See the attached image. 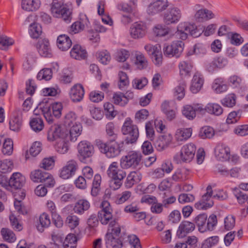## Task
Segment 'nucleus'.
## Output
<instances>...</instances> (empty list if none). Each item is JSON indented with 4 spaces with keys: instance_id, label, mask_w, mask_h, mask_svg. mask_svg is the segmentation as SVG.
I'll use <instances>...</instances> for the list:
<instances>
[{
    "instance_id": "obj_23",
    "label": "nucleus",
    "mask_w": 248,
    "mask_h": 248,
    "mask_svg": "<svg viewBox=\"0 0 248 248\" xmlns=\"http://www.w3.org/2000/svg\"><path fill=\"white\" fill-rule=\"evenodd\" d=\"M195 228V224L188 221H183L178 227L177 235L179 238H183L187 234L192 232Z\"/></svg>"
},
{
    "instance_id": "obj_8",
    "label": "nucleus",
    "mask_w": 248,
    "mask_h": 248,
    "mask_svg": "<svg viewBox=\"0 0 248 248\" xmlns=\"http://www.w3.org/2000/svg\"><path fill=\"white\" fill-rule=\"evenodd\" d=\"M30 178L32 181L44 183L48 187L53 186L55 184L53 176L50 173L40 170L31 171Z\"/></svg>"
},
{
    "instance_id": "obj_36",
    "label": "nucleus",
    "mask_w": 248,
    "mask_h": 248,
    "mask_svg": "<svg viewBox=\"0 0 248 248\" xmlns=\"http://www.w3.org/2000/svg\"><path fill=\"white\" fill-rule=\"evenodd\" d=\"M140 175L136 171H131L127 176L125 182V186L127 188L131 187L134 184L140 181Z\"/></svg>"
},
{
    "instance_id": "obj_28",
    "label": "nucleus",
    "mask_w": 248,
    "mask_h": 248,
    "mask_svg": "<svg viewBox=\"0 0 248 248\" xmlns=\"http://www.w3.org/2000/svg\"><path fill=\"white\" fill-rule=\"evenodd\" d=\"M172 136L170 134L163 135L160 136L155 142L157 149L162 151L167 148L172 141Z\"/></svg>"
},
{
    "instance_id": "obj_5",
    "label": "nucleus",
    "mask_w": 248,
    "mask_h": 248,
    "mask_svg": "<svg viewBox=\"0 0 248 248\" xmlns=\"http://www.w3.org/2000/svg\"><path fill=\"white\" fill-rule=\"evenodd\" d=\"M141 158L140 153L135 151H130L121 158V167L123 169H136L140 166Z\"/></svg>"
},
{
    "instance_id": "obj_2",
    "label": "nucleus",
    "mask_w": 248,
    "mask_h": 248,
    "mask_svg": "<svg viewBox=\"0 0 248 248\" xmlns=\"http://www.w3.org/2000/svg\"><path fill=\"white\" fill-rule=\"evenodd\" d=\"M95 145L100 152L104 154L108 158L118 156L122 151L120 144L116 140H109L107 142L97 139L95 140Z\"/></svg>"
},
{
    "instance_id": "obj_38",
    "label": "nucleus",
    "mask_w": 248,
    "mask_h": 248,
    "mask_svg": "<svg viewBox=\"0 0 248 248\" xmlns=\"http://www.w3.org/2000/svg\"><path fill=\"white\" fill-rule=\"evenodd\" d=\"M214 17V15L213 12L207 9L199 10L195 14V17L199 22L210 19Z\"/></svg>"
},
{
    "instance_id": "obj_7",
    "label": "nucleus",
    "mask_w": 248,
    "mask_h": 248,
    "mask_svg": "<svg viewBox=\"0 0 248 248\" xmlns=\"http://www.w3.org/2000/svg\"><path fill=\"white\" fill-rule=\"evenodd\" d=\"M122 131L123 134L127 135L125 142L127 144L135 142L139 137L138 128L136 125L132 124V121L129 118L126 119L122 126Z\"/></svg>"
},
{
    "instance_id": "obj_14",
    "label": "nucleus",
    "mask_w": 248,
    "mask_h": 248,
    "mask_svg": "<svg viewBox=\"0 0 248 248\" xmlns=\"http://www.w3.org/2000/svg\"><path fill=\"white\" fill-rule=\"evenodd\" d=\"M147 31L145 23L142 22H136L132 24L130 28L129 33L131 37L134 39L143 38Z\"/></svg>"
},
{
    "instance_id": "obj_56",
    "label": "nucleus",
    "mask_w": 248,
    "mask_h": 248,
    "mask_svg": "<svg viewBox=\"0 0 248 248\" xmlns=\"http://www.w3.org/2000/svg\"><path fill=\"white\" fill-rule=\"evenodd\" d=\"M186 86V82L182 80L179 83V85L175 88L174 95L179 100L183 98L185 95V89Z\"/></svg>"
},
{
    "instance_id": "obj_45",
    "label": "nucleus",
    "mask_w": 248,
    "mask_h": 248,
    "mask_svg": "<svg viewBox=\"0 0 248 248\" xmlns=\"http://www.w3.org/2000/svg\"><path fill=\"white\" fill-rule=\"evenodd\" d=\"M188 171L184 169H177L172 176V179L175 181H184L187 179Z\"/></svg>"
},
{
    "instance_id": "obj_3",
    "label": "nucleus",
    "mask_w": 248,
    "mask_h": 248,
    "mask_svg": "<svg viewBox=\"0 0 248 248\" xmlns=\"http://www.w3.org/2000/svg\"><path fill=\"white\" fill-rule=\"evenodd\" d=\"M177 29L173 36L183 40L186 39L189 34L194 37H197L202 33L194 24L187 22H181L178 25Z\"/></svg>"
},
{
    "instance_id": "obj_48",
    "label": "nucleus",
    "mask_w": 248,
    "mask_h": 248,
    "mask_svg": "<svg viewBox=\"0 0 248 248\" xmlns=\"http://www.w3.org/2000/svg\"><path fill=\"white\" fill-rule=\"evenodd\" d=\"M79 221L80 219L78 217L71 214L67 217L65 223L71 229H74L78 226Z\"/></svg>"
},
{
    "instance_id": "obj_11",
    "label": "nucleus",
    "mask_w": 248,
    "mask_h": 248,
    "mask_svg": "<svg viewBox=\"0 0 248 248\" xmlns=\"http://www.w3.org/2000/svg\"><path fill=\"white\" fill-rule=\"evenodd\" d=\"M101 208V210L98 212V218L102 224L106 225L114 220L117 221L116 219H113L112 210L108 201L102 202Z\"/></svg>"
},
{
    "instance_id": "obj_15",
    "label": "nucleus",
    "mask_w": 248,
    "mask_h": 248,
    "mask_svg": "<svg viewBox=\"0 0 248 248\" xmlns=\"http://www.w3.org/2000/svg\"><path fill=\"white\" fill-rule=\"evenodd\" d=\"M123 169H121L116 162H113L109 166L107 173L111 179L123 180L125 177L126 173Z\"/></svg>"
},
{
    "instance_id": "obj_40",
    "label": "nucleus",
    "mask_w": 248,
    "mask_h": 248,
    "mask_svg": "<svg viewBox=\"0 0 248 248\" xmlns=\"http://www.w3.org/2000/svg\"><path fill=\"white\" fill-rule=\"evenodd\" d=\"M78 240V238L75 234H68L62 243L63 248H76Z\"/></svg>"
},
{
    "instance_id": "obj_4",
    "label": "nucleus",
    "mask_w": 248,
    "mask_h": 248,
    "mask_svg": "<svg viewBox=\"0 0 248 248\" xmlns=\"http://www.w3.org/2000/svg\"><path fill=\"white\" fill-rule=\"evenodd\" d=\"M51 10L54 17L62 18L65 21H71L72 12L67 5L64 4V0H53Z\"/></svg>"
},
{
    "instance_id": "obj_62",
    "label": "nucleus",
    "mask_w": 248,
    "mask_h": 248,
    "mask_svg": "<svg viewBox=\"0 0 248 248\" xmlns=\"http://www.w3.org/2000/svg\"><path fill=\"white\" fill-rule=\"evenodd\" d=\"M62 242L61 237L54 232L51 234V241L50 242L49 247L50 248H60Z\"/></svg>"
},
{
    "instance_id": "obj_54",
    "label": "nucleus",
    "mask_w": 248,
    "mask_h": 248,
    "mask_svg": "<svg viewBox=\"0 0 248 248\" xmlns=\"http://www.w3.org/2000/svg\"><path fill=\"white\" fill-rule=\"evenodd\" d=\"M22 120L19 116H15L9 122V126L11 130L18 132L20 130L22 126Z\"/></svg>"
},
{
    "instance_id": "obj_6",
    "label": "nucleus",
    "mask_w": 248,
    "mask_h": 248,
    "mask_svg": "<svg viewBox=\"0 0 248 248\" xmlns=\"http://www.w3.org/2000/svg\"><path fill=\"white\" fill-rule=\"evenodd\" d=\"M196 151V146L193 143H188L184 145L179 153L173 157L174 160L177 163L189 162L194 158Z\"/></svg>"
},
{
    "instance_id": "obj_32",
    "label": "nucleus",
    "mask_w": 248,
    "mask_h": 248,
    "mask_svg": "<svg viewBox=\"0 0 248 248\" xmlns=\"http://www.w3.org/2000/svg\"><path fill=\"white\" fill-rule=\"evenodd\" d=\"M50 224L49 216L46 213L42 214L39 218V223L36 225V228L40 232H43L45 228H47Z\"/></svg>"
},
{
    "instance_id": "obj_31",
    "label": "nucleus",
    "mask_w": 248,
    "mask_h": 248,
    "mask_svg": "<svg viewBox=\"0 0 248 248\" xmlns=\"http://www.w3.org/2000/svg\"><path fill=\"white\" fill-rule=\"evenodd\" d=\"M90 207V202L86 200L80 199L76 202L73 210L75 213L82 215Z\"/></svg>"
},
{
    "instance_id": "obj_13",
    "label": "nucleus",
    "mask_w": 248,
    "mask_h": 248,
    "mask_svg": "<svg viewBox=\"0 0 248 248\" xmlns=\"http://www.w3.org/2000/svg\"><path fill=\"white\" fill-rule=\"evenodd\" d=\"M213 191L211 186L206 188V192L202 196L201 200L195 204V207L199 210H206L211 207L214 202L213 199Z\"/></svg>"
},
{
    "instance_id": "obj_43",
    "label": "nucleus",
    "mask_w": 248,
    "mask_h": 248,
    "mask_svg": "<svg viewBox=\"0 0 248 248\" xmlns=\"http://www.w3.org/2000/svg\"><path fill=\"white\" fill-rule=\"evenodd\" d=\"M212 88L217 93H221L227 90L228 86L224 83L222 78H218L215 80Z\"/></svg>"
},
{
    "instance_id": "obj_59",
    "label": "nucleus",
    "mask_w": 248,
    "mask_h": 248,
    "mask_svg": "<svg viewBox=\"0 0 248 248\" xmlns=\"http://www.w3.org/2000/svg\"><path fill=\"white\" fill-rule=\"evenodd\" d=\"M52 76V72L51 69L44 68L38 73L37 78L40 80L44 79L47 81L51 78Z\"/></svg>"
},
{
    "instance_id": "obj_20",
    "label": "nucleus",
    "mask_w": 248,
    "mask_h": 248,
    "mask_svg": "<svg viewBox=\"0 0 248 248\" xmlns=\"http://www.w3.org/2000/svg\"><path fill=\"white\" fill-rule=\"evenodd\" d=\"M36 48L39 54L44 57H51L52 51L47 39H39L36 45Z\"/></svg>"
},
{
    "instance_id": "obj_35",
    "label": "nucleus",
    "mask_w": 248,
    "mask_h": 248,
    "mask_svg": "<svg viewBox=\"0 0 248 248\" xmlns=\"http://www.w3.org/2000/svg\"><path fill=\"white\" fill-rule=\"evenodd\" d=\"M207 215L205 214H200L194 219V222L197 227L199 231L201 232H204L207 231L206 221Z\"/></svg>"
},
{
    "instance_id": "obj_46",
    "label": "nucleus",
    "mask_w": 248,
    "mask_h": 248,
    "mask_svg": "<svg viewBox=\"0 0 248 248\" xmlns=\"http://www.w3.org/2000/svg\"><path fill=\"white\" fill-rule=\"evenodd\" d=\"M135 64L137 68L141 70L147 67L148 62L144 56L139 52L136 55Z\"/></svg>"
},
{
    "instance_id": "obj_61",
    "label": "nucleus",
    "mask_w": 248,
    "mask_h": 248,
    "mask_svg": "<svg viewBox=\"0 0 248 248\" xmlns=\"http://www.w3.org/2000/svg\"><path fill=\"white\" fill-rule=\"evenodd\" d=\"M13 167V163L12 160L5 159L0 161V171L2 173L10 171Z\"/></svg>"
},
{
    "instance_id": "obj_53",
    "label": "nucleus",
    "mask_w": 248,
    "mask_h": 248,
    "mask_svg": "<svg viewBox=\"0 0 248 248\" xmlns=\"http://www.w3.org/2000/svg\"><path fill=\"white\" fill-rule=\"evenodd\" d=\"M113 102L116 105L124 106L127 104V99L124 97V93L121 92L115 93L113 95Z\"/></svg>"
},
{
    "instance_id": "obj_42",
    "label": "nucleus",
    "mask_w": 248,
    "mask_h": 248,
    "mask_svg": "<svg viewBox=\"0 0 248 248\" xmlns=\"http://www.w3.org/2000/svg\"><path fill=\"white\" fill-rule=\"evenodd\" d=\"M206 112L209 114L219 116L223 112V108L217 103H210L206 106Z\"/></svg>"
},
{
    "instance_id": "obj_29",
    "label": "nucleus",
    "mask_w": 248,
    "mask_h": 248,
    "mask_svg": "<svg viewBox=\"0 0 248 248\" xmlns=\"http://www.w3.org/2000/svg\"><path fill=\"white\" fill-rule=\"evenodd\" d=\"M25 182V178L20 173L15 172L10 178L11 187L16 189L20 188Z\"/></svg>"
},
{
    "instance_id": "obj_26",
    "label": "nucleus",
    "mask_w": 248,
    "mask_h": 248,
    "mask_svg": "<svg viewBox=\"0 0 248 248\" xmlns=\"http://www.w3.org/2000/svg\"><path fill=\"white\" fill-rule=\"evenodd\" d=\"M70 56L78 60H84L87 58L86 50L79 45H75L70 51Z\"/></svg>"
},
{
    "instance_id": "obj_63",
    "label": "nucleus",
    "mask_w": 248,
    "mask_h": 248,
    "mask_svg": "<svg viewBox=\"0 0 248 248\" xmlns=\"http://www.w3.org/2000/svg\"><path fill=\"white\" fill-rule=\"evenodd\" d=\"M218 242V237L212 236L205 240L202 245V248H211Z\"/></svg>"
},
{
    "instance_id": "obj_34",
    "label": "nucleus",
    "mask_w": 248,
    "mask_h": 248,
    "mask_svg": "<svg viewBox=\"0 0 248 248\" xmlns=\"http://www.w3.org/2000/svg\"><path fill=\"white\" fill-rule=\"evenodd\" d=\"M192 67V64L190 62H181L179 64V68L181 77L185 78L190 76Z\"/></svg>"
},
{
    "instance_id": "obj_49",
    "label": "nucleus",
    "mask_w": 248,
    "mask_h": 248,
    "mask_svg": "<svg viewBox=\"0 0 248 248\" xmlns=\"http://www.w3.org/2000/svg\"><path fill=\"white\" fill-rule=\"evenodd\" d=\"M215 135L214 129L210 126H205L202 127L199 133V136L202 139H210Z\"/></svg>"
},
{
    "instance_id": "obj_19",
    "label": "nucleus",
    "mask_w": 248,
    "mask_h": 248,
    "mask_svg": "<svg viewBox=\"0 0 248 248\" xmlns=\"http://www.w3.org/2000/svg\"><path fill=\"white\" fill-rule=\"evenodd\" d=\"M214 152L215 157L218 160L224 161L229 158L230 148L224 143H218L215 148Z\"/></svg>"
},
{
    "instance_id": "obj_16",
    "label": "nucleus",
    "mask_w": 248,
    "mask_h": 248,
    "mask_svg": "<svg viewBox=\"0 0 248 248\" xmlns=\"http://www.w3.org/2000/svg\"><path fill=\"white\" fill-rule=\"evenodd\" d=\"M78 153L83 159L92 157L94 153L93 146L88 141H80L78 146Z\"/></svg>"
},
{
    "instance_id": "obj_27",
    "label": "nucleus",
    "mask_w": 248,
    "mask_h": 248,
    "mask_svg": "<svg viewBox=\"0 0 248 248\" xmlns=\"http://www.w3.org/2000/svg\"><path fill=\"white\" fill-rule=\"evenodd\" d=\"M203 78L202 75L196 73L194 74L190 88V91L194 93H197L202 88L203 84Z\"/></svg>"
},
{
    "instance_id": "obj_50",
    "label": "nucleus",
    "mask_w": 248,
    "mask_h": 248,
    "mask_svg": "<svg viewBox=\"0 0 248 248\" xmlns=\"http://www.w3.org/2000/svg\"><path fill=\"white\" fill-rule=\"evenodd\" d=\"M242 111L238 110L230 112L226 119V123L228 124H233L239 121L241 117Z\"/></svg>"
},
{
    "instance_id": "obj_17",
    "label": "nucleus",
    "mask_w": 248,
    "mask_h": 248,
    "mask_svg": "<svg viewBox=\"0 0 248 248\" xmlns=\"http://www.w3.org/2000/svg\"><path fill=\"white\" fill-rule=\"evenodd\" d=\"M85 91L83 86L77 83L73 86L69 92V96L73 102H80L83 98Z\"/></svg>"
},
{
    "instance_id": "obj_18",
    "label": "nucleus",
    "mask_w": 248,
    "mask_h": 248,
    "mask_svg": "<svg viewBox=\"0 0 248 248\" xmlns=\"http://www.w3.org/2000/svg\"><path fill=\"white\" fill-rule=\"evenodd\" d=\"M182 16L181 11L177 7L170 8L165 14L164 22L167 24L177 23Z\"/></svg>"
},
{
    "instance_id": "obj_37",
    "label": "nucleus",
    "mask_w": 248,
    "mask_h": 248,
    "mask_svg": "<svg viewBox=\"0 0 248 248\" xmlns=\"http://www.w3.org/2000/svg\"><path fill=\"white\" fill-rule=\"evenodd\" d=\"M77 118V115L74 112L69 111L64 115L62 124L66 128L71 127L72 125L78 123Z\"/></svg>"
},
{
    "instance_id": "obj_39",
    "label": "nucleus",
    "mask_w": 248,
    "mask_h": 248,
    "mask_svg": "<svg viewBox=\"0 0 248 248\" xmlns=\"http://www.w3.org/2000/svg\"><path fill=\"white\" fill-rule=\"evenodd\" d=\"M30 125L32 130L35 132L42 131L44 126L43 120L38 116L31 118Z\"/></svg>"
},
{
    "instance_id": "obj_25",
    "label": "nucleus",
    "mask_w": 248,
    "mask_h": 248,
    "mask_svg": "<svg viewBox=\"0 0 248 248\" xmlns=\"http://www.w3.org/2000/svg\"><path fill=\"white\" fill-rule=\"evenodd\" d=\"M63 132H67V137H69L70 140L75 141L77 140V138L81 135L82 131V126L79 122L73 124L72 126L69 127Z\"/></svg>"
},
{
    "instance_id": "obj_33",
    "label": "nucleus",
    "mask_w": 248,
    "mask_h": 248,
    "mask_svg": "<svg viewBox=\"0 0 248 248\" xmlns=\"http://www.w3.org/2000/svg\"><path fill=\"white\" fill-rule=\"evenodd\" d=\"M39 0H22V8L27 11H33L37 10L40 6Z\"/></svg>"
},
{
    "instance_id": "obj_57",
    "label": "nucleus",
    "mask_w": 248,
    "mask_h": 248,
    "mask_svg": "<svg viewBox=\"0 0 248 248\" xmlns=\"http://www.w3.org/2000/svg\"><path fill=\"white\" fill-rule=\"evenodd\" d=\"M13 151V142L10 139H7L5 140L3 147L2 149V152L5 155H10Z\"/></svg>"
},
{
    "instance_id": "obj_41",
    "label": "nucleus",
    "mask_w": 248,
    "mask_h": 248,
    "mask_svg": "<svg viewBox=\"0 0 248 248\" xmlns=\"http://www.w3.org/2000/svg\"><path fill=\"white\" fill-rule=\"evenodd\" d=\"M192 131L191 128L178 129L175 134V139L178 141L186 140L191 137Z\"/></svg>"
},
{
    "instance_id": "obj_10",
    "label": "nucleus",
    "mask_w": 248,
    "mask_h": 248,
    "mask_svg": "<svg viewBox=\"0 0 248 248\" xmlns=\"http://www.w3.org/2000/svg\"><path fill=\"white\" fill-rule=\"evenodd\" d=\"M78 169V162L74 159H71L60 170L59 176L64 180L70 179L75 175Z\"/></svg>"
},
{
    "instance_id": "obj_64",
    "label": "nucleus",
    "mask_w": 248,
    "mask_h": 248,
    "mask_svg": "<svg viewBox=\"0 0 248 248\" xmlns=\"http://www.w3.org/2000/svg\"><path fill=\"white\" fill-rule=\"evenodd\" d=\"M233 132L238 136L248 135V124L241 125L236 126L233 129Z\"/></svg>"
},
{
    "instance_id": "obj_52",
    "label": "nucleus",
    "mask_w": 248,
    "mask_h": 248,
    "mask_svg": "<svg viewBox=\"0 0 248 248\" xmlns=\"http://www.w3.org/2000/svg\"><path fill=\"white\" fill-rule=\"evenodd\" d=\"M235 224V217L232 215H229L224 219L223 228L225 231H230L234 228Z\"/></svg>"
},
{
    "instance_id": "obj_30",
    "label": "nucleus",
    "mask_w": 248,
    "mask_h": 248,
    "mask_svg": "<svg viewBox=\"0 0 248 248\" xmlns=\"http://www.w3.org/2000/svg\"><path fill=\"white\" fill-rule=\"evenodd\" d=\"M57 44L60 49L66 51L71 46L72 41L67 35L62 34L58 37Z\"/></svg>"
},
{
    "instance_id": "obj_1",
    "label": "nucleus",
    "mask_w": 248,
    "mask_h": 248,
    "mask_svg": "<svg viewBox=\"0 0 248 248\" xmlns=\"http://www.w3.org/2000/svg\"><path fill=\"white\" fill-rule=\"evenodd\" d=\"M121 232V228L116 220L111 221L108 224L107 233L106 235L107 248H122L123 244L118 238Z\"/></svg>"
},
{
    "instance_id": "obj_58",
    "label": "nucleus",
    "mask_w": 248,
    "mask_h": 248,
    "mask_svg": "<svg viewBox=\"0 0 248 248\" xmlns=\"http://www.w3.org/2000/svg\"><path fill=\"white\" fill-rule=\"evenodd\" d=\"M182 113L189 120H193L196 117V113L194 108L191 105H186L183 107Z\"/></svg>"
},
{
    "instance_id": "obj_12",
    "label": "nucleus",
    "mask_w": 248,
    "mask_h": 248,
    "mask_svg": "<svg viewBox=\"0 0 248 248\" xmlns=\"http://www.w3.org/2000/svg\"><path fill=\"white\" fill-rule=\"evenodd\" d=\"M184 43L182 41H173L170 45L164 47L165 55L169 57H175L178 58L184 50Z\"/></svg>"
},
{
    "instance_id": "obj_44",
    "label": "nucleus",
    "mask_w": 248,
    "mask_h": 248,
    "mask_svg": "<svg viewBox=\"0 0 248 248\" xmlns=\"http://www.w3.org/2000/svg\"><path fill=\"white\" fill-rule=\"evenodd\" d=\"M236 96L234 93H230L221 100V104L224 107L232 108L236 104Z\"/></svg>"
},
{
    "instance_id": "obj_55",
    "label": "nucleus",
    "mask_w": 248,
    "mask_h": 248,
    "mask_svg": "<svg viewBox=\"0 0 248 248\" xmlns=\"http://www.w3.org/2000/svg\"><path fill=\"white\" fill-rule=\"evenodd\" d=\"M42 33L41 26L37 23H32L30 25L29 33L33 38H38Z\"/></svg>"
},
{
    "instance_id": "obj_60",
    "label": "nucleus",
    "mask_w": 248,
    "mask_h": 248,
    "mask_svg": "<svg viewBox=\"0 0 248 248\" xmlns=\"http://www.w3.org/2000/svg\"><path fill=\"white\" fill-rule=\"evenodd\" d=\"M54 160L53 157H49L44 158L40 164V167L46 170H49L54 166Z\"/></svg>"
},
{
    "instance_id": "obj_9",
    "label": "nucleus",
    "mask_w": 248,
    "mask_h": 248,
    "mask_svg": "<svg viewBox=\"0 0 248 248\" xmlns=\"http://www.w3.org/2000/svg\"><path fill=\"white\" fill-rule=\"evenodd\" d=\"M118 10L128 14V15H123L122 21L124 24H127L132 22V19L130 14L135 12L136 8V3L134 0H130L129 3L121 2L117 5Z\"/></svg>"
},
{
    "instance_id": "obj_21",
    "label": "nucleus",
    "mask_w": 248,
    "mask_h": 248,
    "mask_svg": "<svg viewBox=\"0 0 248 248\" xmlns=\"http://www.w3.org/2000/svg\"><path fill=\"white\" fill-rule=\"evenodd\" d=\"M168 6L167 0H155L148 5L147 12L149 14H155L165 10Z\"/></svg>"
},
{
    "instance_id": "obj_47",
    "label": "nucleus",
    "mask_w": 248,
    "mask_h": 248,
    "mask_svg": "<svg viewBox=\"0 0 248 248\" xmlns=\"http://www.w3.org/2000/svg\"><path fill=\"white\" fill-rule=\"evenodd\" d=\"M101 183V177L99 174H96L93 178L91 194L93 196H96L100 189Z\"/></svg>"
},
{
    "instance_id": "obj_24",
    "label": "nucleus",
    "mask_w": 248,
    "mask_h": 248,
    "mask_svg": "<svg viewBox=\"0 0 248 248\" xmlns=\"http://www.w3.org/2000/svg\"><path fill=\"white\" fill-rule=\"evenodd\" d=\"M46 109V110H43L42 111L46 119L47 116H51L52 114L56 118H59L62 114V103L56 102L52 104L51 108L49 107Z\"/></svg>"
},
{
    "instance_id": "obj_22",
    "label": "nucleus",
    "mask_w": 248,
    "mask_h": 248,
    "mask_svg": "<svg viewBox=\"0 0 248 248\" xmlns=\"http://www.w3.org/2000/svg\"><path fill=\"white\" fill-rule=\"evenodd\" d=\"M68 133L63 132L62 127L59 125L52 126L47 133V140L53 141L57 138L65 139L67 138Z\"/></svg>"
},
{
    "instance_id": "obj_51",
    "label": "nucleus",
    "mask_w": 248,
    "mask_h": 248,
    "mask_svg": "<svg viewBox=\"0 0 248 248\" xmlns=\"http://www.w3.org/2000/svg\"><path fill=\"white\" fill-rule=\"evenodd\" d=\"M1 234L3 239L9 243L14 242L16 239L14 232L7 228H2L1 230Z\"/></svg>"
}]
</instances>
